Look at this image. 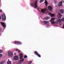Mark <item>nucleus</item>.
<instances>
[{
  "instance_id": "1",
  "label": "nucleus",
  "mask_w": 64,
  "mask_h": 64,
  "mask_svg": "<svg viewBox=\"0 0 64 64\" xmlns=\"http://www.w3.org/2000/svg\"><path fill=\"white\" fill-rule=\"evenodd\" d=\"M31 6H33V7H34L35 8H36L38 7V5H37V1L36 2H35L32 3H31L30 4Z\"/></svg>"
},
{
  "instance_id": "2",
  "label": "nucleus",
  "mask_w": 64,
  "mask_h": 64,
  "mask_svg": "<svg viewBox=\"0 0 64 64\" xmlns=\"http://www.w3.org/2000/svg\"><path fill=\"white\" fill-rule=\"evenodd\" d=\"M55 19V18H51V20H50V22L51 23H52L53 24H55V21H54V20Z\"/></svg>"
},
{
  "instance_id": "3",
  "label": "nucleus",
  "mask_w": 64,
  "mask_h": 64,
  "mask_svg": "<svg viewBox=\"0 0 64 64\" xmlns=\"http://www.w3.org/2000/svg\"><path fill=\"white\" fill-rule=\"evenodd\" d=\"M14 44H16V45H18L22 44V43L21 42H18L17 41H16L14 42Z\"/></svg>"
},
{
  "instance_id": "4",
  "label": "nucleus",
  "mask_w": 64,
  "mask_h": 64,
  "mask_svg": "<svg viewBox=\"0 0 64 64\" xmlns=\"http://www.w3.org/2000/svg\"><path fill=\"white\" fill-rule=\"evenodd\" d=\"M34 54H35L37 56L39 57H41V55L40 54H38V52L37 51H35L34 52Z\"/></svg>"
},
{
  "instance_id": "5",
  "label": "nucleus",
  "mask_w": 64,
  "mask_h": 64,
  "mask_svg": "<svg viewBox=\"0 0 64 64\" xmlns=\"http://www.w3.org/2000/svg\"><path fill=\"white\" fill-rule=\"evenodd\" d=\"M8 55L9 56H10V57H12L13 54H12V52L9 51L8 52Z\"/></svg>"
},
{
  "instance_id": "6",
  "label": "nucleus",
  "mask_w": 64,
  "mask_h": 64,
  "mask_svg": "<svg viewBox=\"0 0 64 64\" xmlns=\"http://www.w3.org/2000/svg\"><path fill=\"white\" fill-rule=\"evenodd\" d=\"M48 10L51 11H52V7L51 6H48Z\"/></svg>"
},
{
  "instance_id": "7",
  "label": "nucleus",
  "mask_w": 64,
  "mask_h": 64,
  "mask_svg": "<svg viewBox=\"0 0 64 64\" xmlns=\"http://www.w3.org/2000/svg\"><path fill=\"white\" fill-rule=\"evenodd\" d=\"M14 60H17L19 59V57L18 56H14Z\"/></svg>"
},
{
  "instance_id": "8",
  "label": "nucleus",
  "mask_w": 64,
  "mask_h": 64,
  "mask_svg": "<svg viewBox=\"0 0 64 64\" xmlns=\"http://www.w3.org/2000/svg\"><path fill=\"white\" fill-rule=\"evenodd\" d=\"M62 2H63V0H62L58 4V6H62Z\"/></svg>"
},
{
  "instance_id": "9",
  "label": "nucleus",
  "mask_w": 64,
  "mask_h": 64,
  "mask_svg": "<svg viewBox=\"0 0 64 64\" xmlns=\"http://www.w3.org/2000/svg\"><path fill=\"white\" fill-rule=\"evenodd\" d=\"M0 23L2 24V26H3V27H6V25H5V23H4L1 22Z\"/></svg>"
},
{
  "instance_id": "10",
  "label": "nucleus",
  "mask_w": 64,
  "mask_h": 64,
  "mask_svg": "<svg viewBox=\"0 0 64 64\" xmlns=\"http://www.w3.org/2000/svg\"><path fill=\"white\" fill-rule=\"evenodd\" d=\"M56 23H59L61 22V20L60 19L57 20L56 21Z\"/></svg>"
},
{
  "instance_id": "11",
  "label": "nucleus",
  "mask_w": 64,
  "mask_h": 64,
  "mask_svg": "<svg viewBox=\"0 0 64 64\" xmlns=\"http://www.w3.org/2000/svg\"><path fill=\"white\" fill-rule=\"evenodd\" d=\"M48 22L46 21H44L43 22V23L45 24V25H47L48 23Z\"/></svg>"
},
{
  "instance_id": "12",
  "label": "nucleus",
  "mask_w": 64,
  "mask_h": 64,
  "mask_svg": "<svg viewBox=\"0 0 64 64\" xmlns=\"http://www.w3.org/2000/svg\"><path fill=\"white\" fill-rule=\"evenodd\" d=\"M22 58H23V55H22V53H20V59H21Z\"/></svg>"
},
{
  "instance_id": "13",
  "label": "nucleus",
  "mask_w": 64,
  "mask_h": 64,
  "mask_svg": "<svg viewBox=\"0 0 64 64\" xmlns=\"http://www.w3.org/2000/svg\"><path fill=\"white\" fill-rule=\"evenodd\" d=\"M50 19V17L49 16H47L46 17L44 18V20H48V19Z\"/></svg>"
},
{
  "instance_id": "14",
  "label": "nucleus",
  "mask_w": 64,
  "mask_h": 64,
  "mask_svg": "<svg viewBox=\"0 0 64 64\" xmlns=\"http://www.w3.org/2000/svg\"><path fill=\"white\" fill-rule=\"evenodd\" d=\"M48 15H50L51 16H55V14H52V13H48Z\"/></svg>"
},
{
  "instance_id": "15",
  "label": "nucleus",
  "mask_w": 64,
  "mask_h": 64,
  "mask_svg": "<svg viewBox=\"0 0 64 64\" xmlns=\"http://www.w3.org/2000/svg\"><path fill=\"white\" fill-rule=\"evenodd\" d=\"M2 20L5 21L6 20V16H2Z\"/></svg>"
},
{
  "instance_id": "16",
  "label": "nucleus",
  "mask_w": 64,
  "mask_h": 64,
  "mask_svg": "<svg viewBox=\"0 0 64 64\" xmlns=\"http://www.w3.org/2000/svg\"><path fill=\"white\" fill-rule=\"evenodd\" d=\"M60 12L62 14H63V13H64V10H62L60 9Z\"/></svg>"
},
{
  "instance_id": "17",
  "label": "nucleus",
  "mask_w": 64,
  "mask_h": 64,
  "mask_svg": "<svg viewBox=\"0 0 64 64\" xmlns=\"http://www.w3.org/2000/svg\"><path fill=\"white\" fill-rule=\"evenodd\" d=\"M46 9H45L44 10H41V11L42 12H43V13H44V12H45L46 11Z\"/></svg>"
},
{
  "instance_id": "18",
  "label": "nucleus",
  "mask_w": 64,
  "mask_h": 64,
  "mask_svg": "<svg viewBox=\"0 0 64 64\" xmlns=\"http://www.w3.org/2000/svg\"><path fill=\"white\" fill-rule=\"evenodd\" d=\"M15 50L16 51H18V53H20V52H21V51H20V50H18L17 48Z\"/></svg>"
},
{
  "instance_id": "19",
  "label": "nucleus",
  "mask_w": 64,
  "mask_h": 64,
  "mask_svg": "<svg viewBox=\"0 0 64 64\" xmlns=\"http://www.w3.org/2000/svg\"><path fill=\"white\" fill-rule=\"evenodd\" d=\"M24 59H22L20 60V62L19 63V64H21V62H23L24 61Z\"/></svg>"
},
{
  "instance_id": "20",
  "label": "nucleus",
  "mask_w": 64,
  "mask_h": 64,
  "mask_svg": "<svg viewBox=\"0 0 64 64\" xmlns=\"http://www.w3.org/2000/svg\"><path fill=\"white\" fill-rule=\"evenodd\" d=\"M45 3L46 4V6H47V4H48V2L47 1V0H45Z\"/></svg>"
},
{
  "instance_id": "21",
  "label": "nucleus",
  "mask_w": 64,
  "mask_h": 64,
  "mask_svg": "<svg viewBox=\"0 0 64 64\" xmlns=\"http://www.w3.org/2000/svg\"><path fill=\"white\" fill-rule=\"evenodd\" d=\"M7 64H11V62L10 61H8V62H7Z\"/></svg>"
},
{
  "instance_id": "22",
  "label": "nucleus",
  "mask_w": 64,
  "mask_h": 64,
  "mask_svg": "<svg viewBox=\"0 0 64 64\" xmlns=\"http://www.w3.org/2000/svg\"><path fill=\"white\" fill-rule=\"evenodd\" d=\"M4 64V61H2L0 62V64Z\"/></svg>"
},
{
  "instance_id": "23",
  "label": "nucleus",
  "mask_w": 64,
  "mask_h": 64,
  "mask_svg": "<svg viewBox=\"0 0 64 64\" xmlns=\"http://www.w3.org/2000/svg\"><path fill=\"white\" fill-rule=\"evenodd\" d=\"M57 16H62V15L60 13H58V14Z\"/></svg>"
},
{
  "instance_id": "24",
  "label": "nucleus",
  "mask_w": 64,
  "mask_h": 64,
  "mask_svg": "<svg viewBox=\"0 0 64 64\" xmlns=\"http://www.w3.org/2000/svg\"><path fill=\"white\" fill-rule=\"evenodd\" d=\"M44 0H40V3H42V2H43V1H44Z\"/></svg>"
},
{
  "instance_id": "25",
  "label": "nucleus",
  "mask_w": 64,
  "mask_h": 64,
  "mask_svg": "<svg viewBox=\"0 0 64 64\" xmlns=\"http://www.w3.org/2000/svg\"><path fill=\"white\" fill-rule=\"evenodd\" d=\"M54 3L55 4H57V3H58L57 1L56 0H55L54 2Z\"/></svg>"
},
{
  "instance_id": "26",
  "label": "nucleus",
  "mask_w": 64,
  "mask_h": 64,
  "mask_svg": "<svg viewBox=\"0 0 64 64\" xmlns=\"http://www.w3.org/2000/svg\"><path fill=\"white\" fill-rule=\"evenodd\" d=\"M57 17L59 19H60V18H62V16H57Z\"/></svg>"
},
{
  "instance_id": "27",
  "label": "nucleus",
  "mask_w": 64,
  "mask_h": 64,
  "mask_svg": "<svg viewBox=\"0 0 64 64\" xmlns=\"http://www.w3.org/2000/svg\"><path fill=\"white\" fill-rule=\"evenodd\" d=\"M59 24L60 26H61L62 25V24L61 23V22H60Z\"/></svg>"
},
{
  "instance_id": "28",
  "label": "nucleus",
  "mask_w": 64,
  "mask_h": 64,
  "mask_svg": "<svg viewBox=\"0 0 64 64\" xmlns=\"http://www.w3.org/2000/svg\"><path fill=\"white\" fill-rule=\"evenodd\" d=\"M24 58H27V56H26V55H25L24 56Z\"/></svg>"
},
{
  "instance_id": "29",
  "label": "nucleus",
  "mask_w": 64,
  "mask_h": 64,
  "mask_svg": "<svg viewBox=\"0 0 64 64\" xmlns=\"http://www.w3.org/2000/svg\"><path fill=\"white\" fill-rule=\"evenodd\" d=\"M2 52H3V51H2V50H0V53H2Z\"/></svg>"
},
{
  "instance_id": "30",
  "label": "nucleus",
  "mask_w": 64,
  "mask_h": 64,
  "mask_svg": "<svg viewBox=\"0 0 64 64\" xmlns=\"http://www.w3.org/2000/svg\"><path fill=\"white\" fill-rule=\"evenodd\" d=\"M2 16H6L4 14H2Z\"/></svg>"
},
{
  "instance_id": "31",
  "label": "nucleus",
  "mask_w": 64,
  "mask_h": 64,
  "mask_svg": "<svg viewBox=\"0 0 64 64\" xmlns=\"http://www.w3.org/2000/svg\"><path fill=\"white\" fill-rule=\"evenodd\" d=\"M2 56V54H0V57H1Z\"/></svg>"
},
{
  "instance_id": "32",
  "label": "nucleus",
  "mask_w": 64,
  "mask_h": 64,
  "mask_svg": "<svg viewBox=\"0 0 64 64\" xmlns=\"http://www.w3.org/2000/svg\"><path fill=\"white\" fill-rule=\"evenodd\" d=\"M2 30V28H1L0 27V31H1Z\"/></svg>"
},
{
  "instance_id": "33",
  "label": "nucleus",
  "mask_w": 64,
  "mask_h": 64,
  "mask_svg": "<svg viewBox=\"0 0 64 64\" xmlns=\"http://www.w3.org/2000/svg\"><path fill=\"white\" fill-rule=\"evenodd\" d=\"M32 63V61H30V64H31V63Z\"/></svg>"
},
{
  "instance_id": "34",
  "label": "nucleus",
  "mask_w": 64,
  "mask_h": 64,
  "mask_svg": "<svg viewBox=\"0 0 64 64\" xmlns=\"http://www.w3.org/2000/svg\"><path fill=\"white\" fill-rule=\"evenodd\" d=\"M0 12L2 13V10H0Z\"/></svg>"
},
{
  "instance_id": "35",
  "label": "nucleus",
  "mask_w": 64,
  "mask_h": 64,
  "mask_svg": "<svg viewBox=\"0 0 64 64\" xmlns=\"http://www.w3.org/2000/svg\"><path fill=\"white\" fill-rule=\"evenodd\" d=\"M1 16H0V20H1Z\"/></svg>"
},
{
  "instance_id": "36",
  "label": "nucleus",
  "mask_w": 64,
  "mask_h": 64,
  "mask_svg": "<svg viewBox=\"0 0 64 64\" xmlns=\"http://www.w3.org/2000/svg\"><path fill=\"white\" fill-rule=\"evenodd\" d=\"M63 3H64V1H63Z\"/></svg>"
},
{
  "instance_id": "37",
  "label": "nucleus",
  "mask_w": 64,
  "mask_h": 64,
  "mask_svg": "<svg viewBox=\"0 0 64 64\" xmlns=\"http://www.w3.org/2000/svg\"><path fill=\"white\" fill-rule=\"evenodd\" d=\"M8 61H9V59H8Z\"/></svg>"
},
{
  "instance_id": "38",
  "label": "nucleus",
  "mask_w": 64,
  "mask_h": 64,
  "mask_svg": "<svg viewBox=\"0 0 64 64\" xmlns=\"http://www.w3.org/2000/svg\"><path fill=\"white\" fill-rule=\"evenodd\" d=\"M51 17H53V16H52Z\"/></svg>"
},
{
  "instance_id": "39",
  "label": "nucleus",
  "mask_w": 64,
  "mask_h": 64,
  "mask_svg": "<svg viewBox=\"0 0 64 64\" xmlns=\"http://www.w3.org/2000/svg\"><path fill=\"white\" fill-rule=\"evenodd\" d=\"M0 16H1V15H0Z\"/></svg>"
}]
</instances>
